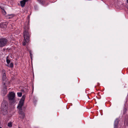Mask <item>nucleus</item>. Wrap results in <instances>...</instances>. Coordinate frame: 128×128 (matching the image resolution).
Listing matches in <instances>:
<instances>
[{"instance_id": "nucleus-18", "label": "nucleus", "mask_w": 128, "mask_h": 128, "mask_svg": "<svg viewBox=\"0 0 128 128\" xmlns=\"http://www.w3.org/2000/svg\"><path fill=\"white\" fill-rule=\"evenodd\" d=\"M26 43H27V42H26L25 41V40H24V41L22 42V43H23V44H23V46H25V45H26Z\"/></svg>"}, {"instance_id": "nucleus-13", "label": "nucleus", "mask_w": 128, "mask_h": 128, "mask_svg": "<svg viewBox=\"0 0 128 128\" xmlns=\"http://www.w3.org/2000/svg\"><path fill=\"white\" fill-rule=\"evenodd\" d=\"M7 126H8L9 127H11L12 126V122H8V124Z\"/></svg>"}, {"instance_id": "nucleus-15", "label": "nucleus", "mask_w": 128, "mask_h": 128, "mask_svg": "<svg viewBox=\"0 0 128 128\" xmlns=\"http://www.w3.org/2000/svg\"><path fill=\"white\" fill-rule=\"evenodd\" d=\"M17 94L18 96L19 97H21L22 95V93L21 92H18L17 93Z\"/></svg>"}, {"instance_id": "nucleus-8", "label": "nucleus", "mask_w": 128, "mask_h": 128, "mask_svg": "<svg viewBox=\"0 0 128 128\" xmlns=\"http://www.w3.org/2000/svg\"><path fill=\"white\" fill-rule=\"evenodd\" d=\"M7 24V23L6 22L0 24V27L1 28H6V25Z\"/></svg>"}, {"instance_id": "nucleus-24", "label": "nucleus", "mask_w": 128, "mask_h": 128, "mask_svg": "<svg viewBox=\"0 0 128 128\" xmlns=\"http://www.w3.org/2000/svg\"><path fill=\"white\" fill-rule=\"evenodd\" d=\"M86 97L89 98L88 97V96H86Z\"/></svg>"}, {"instance_id": "nucleus-4", "label": "nucleus", "mask_w": 128, "mask_h": 128, "mask_svg": "<svg viewBox=\"0 0 128 128\" xmlns=\"http://www.w3.org/2000/svg\"><path fill=\"white\" fill-rule=\"evenodd\" d=\"M15 94L14 93L11 92L9 94L8 98L10 101L12 103H13L15 102Z\"/></svg>"}, {"instance_id": "nucleus-12", "label": "nucleus", "mask_w": 128, "mask_h": 128, "mask_svg": "<svg viewBox=\"0 0 128 128\" xmlns=\"http://www.w3.org/2000/svg\"><path fill=\"white\" fill-rule=\"evenodd\" d=\"M118 119H116L114 121V125H118Z\"/></svg>"}, {"instance_id": "nucleus-6", "label": "nucleus", "mask_w": 128, "mask_h": 128, "mask_svg": "<svg viewBox=\"0 0 128 128\" xmlns=\"http://www.w3.org/2000/svg\"><path fill=\"white\" fill-rule=\"evenodd\" d=\"M8 40L6 38L0 39V47L5 46L8 42Z\"/></svg>"}, {"instance_id": "nucleus-25", "label": "nucleus", "mask_w": 128, "mask_h": 128, "mask_svg": "<svg viewBox=\"0 0 128 128\" xmlns=\"http://www.w3.org/2000/svg\"><path fill=\"white\" fill-rule=\"evenodd\" d=\"M18 128H20V127H19Z\"/></svg>"}, {"instance_id": "nucleus-21", "label": "nucleus", "mask_w": 128, "mask_h": 128, "mask_svg": "<svg viewBox=\"0 0 128 128\" xmlns=\"http://www.w3.org/2000/svg\"><path fill=\"white\" fill-rule=\"evenodd\" d=\"M0 7L2 9V10H4V7L2 6H0Z\"/></svg>"}, {"instance_id": "nucleus-22", "label": "nucleus", "mask_w": 128, "mask_h": 128, "mask_svg": "<svg viewBox=\"0 0 128 128\" xmlns=\"http://www.w3.org/2000/svg\"><path fill=\"white\" fill-rule=\"evenodd\" d=\"M114 128H118V125H114Z\"/></svg>"}, {"instance_id": "nucleus-19", "label": "nucleus", "mask_w": 128, "mask_h": 128, "mask_svg": "<svg viewBox=\"0 0 128 128\" xmlns=\"http://www.w3.org/2000/svg\"><path fill=\"white\" fill-rule=\"evenodd\" d=\"M6 61L7 63L8 64H9L10 62V60L9 59H6Z\"/></svg>"}, {"instance_id": "nucleus-10", "label": "nucleus", "mask_w": 128, "mask_h": 128, "mask_svg": "<svg viewBox=\"0 0 128 128\" xmlns=\"http://www.w3.org/2000/svg\"><path fill=\"white\" fill-rule=\"evenodd\" d=\"M26 1L24 0H23L21 1L20 2V4L21 6L22 7H24Z\"/></svg>"}, {"instance_id": "nucleus-9", "label": "nucleus", "mask_w": 128, "mask_h": 128, "mask_svg": "<svg viewBox=\"0 0 128 128\" xmlns=\"http://www.w3.org/2000/svg\"><path fill=\"white\" fill-rule=\"evenodd\" d=\"M2 72H4V73L3 74V75L2 76V78L3 80L4 81L6 79V76L5 74V71L4 70H2ZM4 82V81L3 82Z\"/></svg>"}, {"instance_id": "nucleus-20", "label": "nucleus", "mask_w": 128, "mask_h": 128, "mask_svg": "<svg viewBox=\"0 0 128 128\" xmlns=\"http://www.w3.org/2000/svg\"><path fill=\"white\" fill-rule=\"evenodd\" d=\"M10 67H12L13 66V64L12 63H11L9 66Z\"/></svg>"}, {"instance_id": "nucleus-3", "label": "nucleus", "mask_w": 128, "mask_h": 128, "mask_svg": "<svg viewBox=\"0 0 128 128\" xmlns=\"http://www.w3.org/2000/svg\"><path fill=\"white\" fill-rule=\"evenodd\" d=\"M26 97V96L25 95H23L20 101L19 102V103L17 107L19 110H22V107L24 104V99Z\"/></svg>"}, {"instance_id": "nucleus-14", "label": "nucleus", "mask_w": 128, "mask_h": 128, "mask_svg": "<svg viewBox=\"0 0 128 128\" xmlns=\"http://www.w3.org/2000/svg\"><path fill=\"white\" fill-rule=\"evenodd\" d=\"M8 16H9L8 18H13L14 16V14H9L8 15Z\"/></svg>"}, {"instance_id": "nucleus-23", "label": "nucleus", "mask_w": 128, "mask_h": 128, "mask_svg": "<svg viewBox=\"0 0 128 128\" xmlns=\"http://www.w3.org/2000/svg\"><path fill=\"white\" fill-rule=\"evenodd\" d=\"M126 2L127 3H128V0H127Z\"/></svg>"}, {"instance_id": "nucleus-26", "label": "nucleus", "mask_w": 128, "mask_h": 128, "mask_svg": "<svg viewBox=\"0 0 128 128\" xmlns=\"http://www.w3.org/2000/svg\"><path fill=\"white\" fill-rule=\"evenodd\" d=\"M0 128H2L1 127H0Z\"/></svg>"}, {"instance_id": "nucleus-16", "label": "nucleus", "mask_w": 128, "mask_h": 128, "mask_svg": "<svg viewBox=\"0 0 128 128\" xmlns=\"http://www.w3.org/2000/svg\"><path fill=\"white\" fill-rule=\"evenodd\" d=\"M32 51L31 50H30L29 53H30V58H32Z\"/></svg>"}, {"instance_id": "nucleus-1", "label": "nucleus", "mask_w": 128, "mask_h": 128, "mask_svg": "<svg viewBox=\"0 0 128 128\" xmlns=\"http://www.w3.org/2000/svg\"><path fill=\"white\" fill-rule=\"evenodd\" d=\"M8 104L7 102L4 101L1 105V111L4 115L8 113Z\"/></svg>"}, {"instance_id": "nucleus-5", "label": "nucleus", "mask_w": 128, "mask_h": 128, "mask_svg": "<svg viewBox=\"0 0 128 128\" xmlns=\"http://www.w3.org/2000/svg\"><path fill=\"white\" fill-rule=\"evenodd\" d=\"M3 86L4 88L2 90V93L4 95L6 94L7 93V90L6 87L8 86L7 85V83L9 84L10 83L8 82H3Z\"/></svg>"}, {"instance_id": "nucleus-7", "label": "nucleus", "mask_w": 128, "mask_h": 128, "mask_svg": "<svg viewBox=\"0 0 128 128\" xmlns=\"http://www.w3.org/2000/svg\"><path fill=\"white\" fill-rule=\"evenodd\" d=\"M19 118H20L22 119H24L25 116V115L24 113L22 112V110H19Z\"/></svg>"}, {"instance_id": "nucleus-17", "label": "nucleus", "mask_w": 128, "mask_h": 128, "mask_svg": "<svg viewBox=\"0 0 128 128\" xmlns=\"http://www.w3.org/2000/svg\"><path fill=\"white\" fill-rule=\"evenodd\" d=\"M2 14L4 15H5L6 14V12L4 10H2Z\"/></svg>"}, {"instance_id": "nucleus-2", "label": "nucleus", "mask_w": 128, "mask_h": 128, "mask_svg": "<svg viewBox=\"0 0 128 128\" xmlns=\"http://www.w3.org/2000/svg\"><path fill=\"white\" fill-rule=\"evenodd\" d=\"M24 37L25 41L26 42H28L29 41L30 37V33L28 31L29 28L24 27Z\"/></svg>"}, {"instance_id": "nucleus-11", "label": "nucleus", "mask_w": 128, "mask_h": 128, "mask_svg": "<svg viewBox=\"0 0 128 128\" xmlns=\"http://www.w3.org/2000/svg\"><path fill=\"white\" fill-rule=\"evenodd\" d=\"M38 1L40 4H43L44 2V0H37Z\"/></svg>"}]
</instances>
